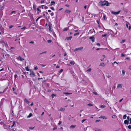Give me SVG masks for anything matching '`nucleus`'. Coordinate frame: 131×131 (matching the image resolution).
Listing matches in <instances>:
<instances>
[{"mask_svg": "<svg viewBox=\"0 0 131 131\" xmlns=\"http://www.w3.org/2000/svg\"><path fill=\"white\" fill-rule=\"evenodd\" d=\"M71 12V11L70 10H68V9H67V10H66L65 11V12L66 13H69V14Z\"/></svg>", "mask_w": 131, "mask_h": 131, "instance_id": "16", "label": "nucleus"}, {"mask_svg": "<svg viewBox=\"0 0 131 131\" xmlns=\"http://www.w3.org/2000/svg\"><path fill=\"white\" fill-rule=\"evenodd\" d=\"M63 71V70L62 69H61L59 71V72H60L61 73Z\"/></svg>", "mask_w": 131, "mask_h": 131, "instance_id": "52", "label": "nucleus"}, {"mask_svg": "<svg viewBox=\"0 0 131 131\" xmlns=\"http://www.w3.org/2000/svg\"><path fill=\"white\" fill-rule=\"evenodd\" d=\"M64 94H71V93H67V92H65L64 93Z\"/></svg>", "mask_w": 131, "mask_h": 131, "instance_id": "32", "label": "nucleus"}, {"mask_svg": "<svg viewBox=\"0 0 131 131\" xmlns=\"http://www.w3.org/2000/svg\"><path fill=\"white\" fill-rule=\"evenodd\" d=\"M96 45L98 46H100V44L99 43H97L96 44Z\"/></svg>", "mask_w": 131, "mask_h": 131, "instance_id": "47", "label": "nucleus"}, {"mask_svg": "<svg viewBox=\"0 0 131 131\" xmlns=\"http://www.w3.org/2000/svg\"><path fill=\"white\" fill-rule=\"evenodd\" d=\"M56 96V95L54 94H52L51 95V96H52V98H53L54 96Z\"/></svg>", "mask_w": 131, "mask_h": 131, "instance_id": "26", "label": "nucleus"}, {"mask_svg": "<svg viewBox=\"0 0 131 131\" xmlns=\"http://www.w3.org/2000/svg\"><path fill=\"white\" fill-rule=\"evenodd\" d=\"M89 38L93 42L94 41L95 38L94 36H92L90 37Z\"/></svg>", "mask_w": 131, "mask_h": 131, "instance_id": "4", "label": "nucleus"}, {"mask_svg": "<svg viewBox=\"0 0 131 131\" xmlns=\"http://www.w3.org/2000/svg\"><path fill=\"white\" fill-rule=\"evenodd\" d=\"M102 57H103V58H105V57H106L104 55H103L102 56Z\"/></svg>", "mask_w": 131, "mask_h": 131, "instance_id": "48", "label": "nucleus"}, {"mask_svg": "<svg viewBox=\"0 0 131 131\" xmlns=\"http://www.w3.org/2000/svg\"><path fill=\"white\" fill-rule=\"evenodd\" d=\"M111 77V75H108L107 76V77L108 78H110V77Z\"/></svg>", "mask_w": 131, "mask_h": 131, "instance_id": "56", "label": "nucleus"}, {"mask_svg": "<svg viewBox=\"0 0 131 131\" xmlns=\"http://www.w3.org/2000/svg\"><path fill=\"white\" fill-rule=\"evenodd\" d=\"M125 72L124 70H122V74L123 75V76L125 74Z\"/></svg>", "mask_w": 131, "mask_h": 131, "instance_id": "21", "label": "nucleus"}, {"mask_svg": "<svg viewBox=\"0 0 131 131\" xmlns=\"http://www.w3.org/2000/svg\"><path fill=\"white\" fill-rule=\"evenodd\" d=\"M55 4V2L54 1H51V3L50 4V5L52 6V5H54Z\"/></svg>", "mask_w": 131, "mask_h": 131, "instance_id": "15", "label": "nucleus"}, {"mask_svg": "<svg viewBox=\"0 0 131 131\" xmlns=\"http://www.w3.org/2000/svg\"><path fill=\"white\" fill-rule=\"evenodd\" d=\"M47 52L46 51H45L43 52L40 53V54L41 55V54H43L44 53H47Z\"/></svg>", "mask_w": 131, "mask_h": 131, "instance_id": "30", "label": "nucleus"}, {"mask_svg": "<svg viewBox=\"0 0 131 131\" xmlns=\"http://www.w3.org/2000/svg\"><path fill=\"white\" fill-rule=\"evenodd\" d=\"M123 86V85L121 84H118L117 86V88H122Z\"/></svg>", "mask_w": 131, "mask_h": 131, "instance_id": "8", "label": "nucleus"}, {"mask_svg": "<svg viewBox=\"0 0 131 131\" xmlns=\"http://www.w3.org/2000/svg\"><path fill=\"white\" fill-rule=\"evenodd\" d=\"M47 41L48 43H51L52 42V41L50 40H48Z\"/></svg>", "mask_w": 131, "mask_h": 131, "instance_id": "41", "label": "nucleus"}, {"mask_svg": "<svg viewBox=\"0 0 131 131\" xmlns=\"http://www.w3.org/2000/svg\"><path fill=\"white\" fill-rule=\"evenodd\" d=\"M83 49V47H80L79 48H77L75 49L74 50V51L75 52H76L78 51V50L79 51H81Z\"/></svg>", "mask_w": 131, "mask_h": 131, "instance_id": "3", "label": "nucleus"}, {"mask_svg": "<svg viewBox=\"0 0 131 131\" xmlns=\"http://www.w3.org/2000/svg\"><path fill=\"white\" fill-rule=\"evenodd\" d=\"M38 68L37 67H36L34 68V70H36L38 69Z\"/></svg>", "mask_w": 131, "mask_h": 131, "instance_id": "46", "label": "nucleus"}, {"mask_svg": "<svg viewBox=\"0 0 131 131\" xmlns=\"http://www.w3.org/2000/svg\"><path fill=\"white\" fill-rule=\"evenodd\" d=\"M32 116V113H30L29 114V115L27 116V118H30V117H31Z\"/></svg>", "mask_w": 131, "mask_h": 131, "instance_id": "11", "label": "nucleus"}, {"mask_svg": "<svg viewBox=\"0 0 131 131\" xmlns=\"http://www.w3.org/2000/svg\"><path fill=\"white\" fill-rule=\"evenodd\" d=\"M76 126L75 125H71L70 126V128H74Z\"/></svg>", "mask_w": 131, "mask_h": 131, "instance_id": "20", "label": "nucleus"}, {"mask_svg": "<svg viewBox=\"0 0 131 131\" xmlns=\"http://www.w3.org/2000/svg\"><path fill=\"white\" fill-rule=\"evenodd\" d=\"M51 16H52L54 15V13L53 12L51 13L50 14Z\"/></svg>", "mask_w": 131, "mask_h": 131, "instance_id": "45", "label": "nucleus"}, {"mask_svg": "<svg viewBox=\"0 0 131 131\" xmlns=\"http://www.w3.org/2000/svg\"><path fill=\"white\" fill-rule=\"evenodd\" d=\"M26 70L28 71H30V70L28 68V66H27L25 68Z\"/></svg>", "mask_w": 131, "mask_h": 131, "instance_id": "19", "label": "nucleus"}, {"mask_svg": "<svg viewBox=\"0 0 131 131\" xmlns=\"http://www.w3.org/2000/svg\"><path fill=\"white\" fill-rule=\"evenodd\" d=\"M44 2V1H43L42 0L41 1V3H43Z\"/></svg>", "mask_w": 131, "mask_h": 131, "instance_id": "63", "label": "nucleus"}, {"mask_svg": "<svg viewBox=\"0 0 131 131\" xmlns=\"http://www.w3.org/2000/svg\"><path fill=\"white\" fill-rule=\"evenodd\" d=\"M99 4L101 6L106 5V6H109L108 2L107 1H100Z\"/></svg>", "mask_w": 131, "mask_h": 131, "instance_id": "1", "label": "nucleus"}, {"mask_svg": "<svg viewBox=\"0 0 131 131\" xmlns=\"http://www.w3.org/2000/svg\"><path fill=\"white\" fill-rule=\"evenodd\" d=\"M129 24V23L127 22V23L126 24V26L127 28H128V24Z\"/></svg>", "mask_w": 131, "mask_h": 131, "instance_id": "51", "label": "nucleus"}, {"mask_svg": "<svg viewBox=\"0 0 131 131\" xmlns=\"http://www.w3.org/2000/svg\"><path fill=\"white\" fill-rule=\"evenodd\" d=\"M12 91H13V92L16 95H17V93L14 91H15V88H12Z\"/></svg>", "mask_w": 131, "mask_h": 131, "instance_id": "18", "label": "nucleus"}, {"mask_svg": "<svg viewBox=\"0 0 131 131\" xmlns=\"http://www.w3.org/2000/svg\"><path fill=\"white\" fill-rule=\"evenodd\" d=\"M68 28H65L63 29V31H67L68 30Z\"/></svg>", "mask_w": 131, "mask_h": 131, "instance_id": "34", "label": "nucleus"}, {"mask_svg": "<svg viewBox=\"0 0 131 131\" xmlns=\"http://www.w3.org/2000/svg\"><path fill=\"white\" fill-rule=\"evenodd\" d=\"M72 38V36H70L69 37H67L65 39V40H70Z\"/></svg>", "mask_w": 131, "mask_h": 131, "instance_id": "7", "label": "nucleus"}, {"mask_svg": "<svg viewBox=\"0 0 131 131\" xmlns=\"http://www.w3.org/2000/svg\"><path fill=\"white\" fill-rule=\"evenodd\" d=\"M17 77V75L16 74H15L14 75V77L15 79L16 78V77Z\"/></svg>", "mask_w": 131, "mask_h": 131, "instance_id": "61", "label": "nucleus"}, {"mask_svg": "<svg viewBox=\"0 0 131 131\" xmlns=\"http://www.w3.org/2000/svg\"><path fill=\"white\" fill-rule=\"evenodd\" d=\"M34 127H29V129L31 130L33 129L34 128Z\"/></svg>", "mask_w": 131, "mask_h": 131, "instance_id": "31", "label": "nucleus"}, {"mask_svg": "<svg viewBox=\"0 0 131 131\" xmlns=\"http://www.w3.org/2000/svg\"><path fill=\"white\" fill-rule=\"evenodd\" d=\"M16 13H15V11H13L11 13H10V15H12L13 14H15Z\"/></svg>", "mask_w": 131, "mask_h": 131, "instance_id": "29", "label": "nucleus"}, {"mask_svg": "<svg viewBox=\"0 0 131 131\" xmlns=\"http://www.w3.org/2000/svg\"><path fill=\"white\" fill-rule=\"evenodd\" d=\"M106 35H107V34H104V35H103L102 36V37H106Z\"/></svg>", "mask_w": 131, "mask_h": 131, "instance_id": "43", "label": "nucleus"}, {"mask_svg": "<svg viewBox=\"0 0 131 131\" xmlns=\"http://www.w3.org/2000/svg\"><path fill=\"white\" fill-rule=\"evenodd\" d=\"M48 8V7L46 6H45V9H47Z\"/></svg>", "mask_w": 131, "mask_h": 131, "instance_id": "60", "label": "nucleus"}, {"mask_svg": "<svg viewBox=\"0 0 131 131\" xmlns=\"http://www.w3.org/2000/svg\"><path fill=\"white\" fill-rule=\"evenodd\" d=\"M29 75L31 77H33L35 76V74L32 70H30Z\"/></svg>", "mask_w": 131, "mask_h": 131, "instance_id": "2", "label": "nucleus"}, {"mask_svg": "<svg viewBox=\"0 0 131 131\" xmlns=\"http://www.w3.org/2000/svg\"><path fill=\"white\" fill-rule=\"evenodd\" d=\"M64 108H63L62 107H61L60 110H59L61 111H64Z\"/></svg>", "mask_w": 131, "mask_h": 131, "instance_id": "22", "label": "nucleus"}, {"mask_svg": "<svg viewBox=\"0 0 131 131\" xmlns=\"http://www.w3.org/2000/svg\"><path fill=\"white\" fill-rule=\"evenodd\" d=\"M105 107V106L104 105H101L99 107L100 108H104Z\"/></svg>", "mask_w": 131, "mask_h": 131, "instance_id": "17", "label": "nucleus"}, {"mask_svg": "<svg viewBox=\"0 0 131 131\" xmlns=\"http://www.w3.org/2000/svg\"><path fill=\"white\" fill-rule=\"evenodd\" d=\"M13 27V26L11 25V26H9V28H12Z\"/></svg>", "mask_w": 131, "mask_h": 131, "instance_id": "54", "label": "nucleus"}, {"mask_svg": "<svg viewBox=\"0 0 131 131\" xmlns=\"http://www.w3.org/2000/svg\"><path fill=\"white\" fill-rule=\"evenodd\" d=\"M100 118H101L104 119H106L107 118L106 117H105L104 116H101L100 117Z\"/></svg>", "mask_w": 131, "mask_h": 131, "instance_id": "13", "label": "nucleus"}, {"mask_svg": "<svg viewBox=\"0 0 131 131\" xmlns=\"http://www.w3.org/2000/svg\"><path fill=\"white\" fill-rule=\"evenodd\" d=\"M86 119H83L82 120V123H83V122L85 121H86Z\"/></svg>", "mask_w": 131, "mask_h": 131, "instance_id": "40", "label": "nucleus"}, {"mask_svg": "<svg viewBox=\"0 0 131 131\" xmlns=\"http://www.w3.org/2000/svg\"><path fill=\"white\" fill-rule=\"evenodd\" d=\"M123 100V99H121L119 101V102H121Z\"/></svg>", "mask_w": 131, "mask_h": 131, "instance_id": "62", "label": "nucleus"}, {"mask_svg": "<svg viewBox=\"0 0 131 131\" xmlns=\"http://www.w3.org/2000/svg\"><path fill=\"white\" fill-rule=\"evenodd\" d=\"M37 10L38 11H40H40H41L40 9H39V8H37Z\"/></svg>", "mask_w": 131, "mask_h": 131, "instance_id": "53", "label": "nucleus"}, {"mask_svg": "<svg viewBox=\"0 0 131 131\" xmlns=\"http://www.w3.org/2000/svg\"><path fill=\"white\" fill-rule=\"evenodd\" d=\"M128 128L129 129H131V126L130 125H129L128 126Z\"/></svg>", "mask_w": 131, "mask_h": 131, "instance_id": "39", "label": "nucleus"}, {"mask_svg": "<svg viewBox=\"0 0 131 131\" xmlns=\"http://www.w3.org/2000/svg\"><path fill=\"white\" fill-rule=\"evenodd\" d=\"M95 131H101V130H100L99 129L96 128V129H95Z\"/></svg>", "mask_w": 131, "mask_h": 131, "instance_id": "33", "label": "nucleus"}, {"mask_svg": "<svg viewBox=\"0 0 131 131\" xmlns=\"http://www.w3.org/2000/svg\"><path fill=\"white\" fill-rule=\"evenodd\" d=\"M105 65L106 64L104 63H102L100 64V66L104 67Z\"/></svg>", "mask_w": 131, "mask_h": 131, "instance_id": "10", "label": "nucleus"}, {"mask_svg": "<svg viewBox=\"0 0 131 131\" xmlns=\"http://www.w3.org/2000/svg\"><path fill=\"white\" fill-rule=\"evenodd\" d=\"M26 27L25 26H24V27H23V28H21V29H26Z\"/></svg>", "mask_w": 131, "mask_h": 131, "instance_id": "49", "label": "nucleus"}, {"mask_svg": "<svg viewBox=\"0 0 131 131\" xmlns=\"http://www.w3.org/2000/svg\"><path fill=\"white\" fill-rule=\"evenodd\" d=\"M57 128V127H55L53 129V130H54L55 129H56Z\"/></svg>", "mask_w": 131, "mask_h": 131, "instance_id": "57", "label": "nucleus"}, {"mask_svg": "<svg viewBox=\"0 0 131 131\" xmlns=\"http://www.w3.org/2000/svg\"><path fill=\"white\" fill-rule=\"evenodd\" d=\"M70 63L71 64V65L73 66L74 64L75 63L74 61H71Z\"/></svg>", "mask_w": 131, "mask_h": 131, "instance_id": "12", "label": "nucleus"}, {"mask_svg": "<svg viewBox=\"0 0 131 131\" xmlns=\"http://www.w3.org/2000/svg\"><path fill=\"white\" fill-rule=\"evenodd\" d=\"M126 117L127 116L126 114L124 115L123 116V119H125L126 118Z\"/></svg>", "mask_w": 131, "mask_h": 131, "instance_id": "24", "label": "nucleus"}, {"mask_svg": "<svg viewBox=\"0 0 131 131\" xmlns=\"http://www.w3.org/2000/svg\"><path fill=\"white\" fill-rule=\"evenodd\" d=\"M131 29V26H129L128 27V30H130Z\"/></svg>", "mask_w": 131, "mask_h": 131, "instance_id": "44", "label": "nucleus"}, {"mask_svg": "<svg viewBox=\"0 0 131 131\" xmlns=\"http://www.w3.org/2000/svg\"><path fill=\"white\" fill-rule=\"evenodd\" d=\"M50 9L52 10H54V8L52 7H50Z\"/></svg>", "mask_w": 131, "mask_h": 131, "instance_id": "36", "label": "nucleus"}, {"mask_svg": "<svg viewBox=\"0 0 131 131\" xmlns=\"http://www.w3.org/2000/svg\"><path fill=\"white\" fill-rule=\"evenodd\" d=\"M88 105L89 106H93V104L91 103H89L88 104Z\"/></svg>", "mask_w": 131, "mask_h": 131, "instance_id": "28", "label": "nucleus"}, {"mask_svg": "<svg viewBox=\"0 0 131 131\" xmlns=\"http://www.w3.org/2000/svg\"><path fill=\"white\" fill-rule=\"evenodd\" d=\"M33 8L34 10H36V5H34L33 7Z\"/></svg>", "mask_w": 131, "mask_h": 131, "instance_id": "25", "label": "nucleus"}, {"mask_svg": "<svg viewBox=\"0 0 131 131\" xmlns=\"http://www.w3.org/2000/svg\"><path fill=\"white\" fill-rule=\"evenodd\" d=\"M91 70V68H89L88 70H87L86 71L88 72H90Z\"/></svg>", "mask_w": 131, "mask_h": 131, "instance_id": "23", "label": "nucleus"}, {"mask_svg": "<svg viewBox=\"0 0 131 131\" xmlns=\"http://www.w3.org/2000/svg\"><path fill=\"white\" fill-rule=\"evenodd\" d=\"M129 121L127 120H125L124 121V123L125 124L128 125V124Z\"/></svg>", "mask_w": 131, "mask_h": 131, "instance_id": "9", "label": "nucleus"}, {"mask_svg": "<svg viewBox=\"0 0 131 131\" xmlns=\"http://www.w3.org/2000/svg\"><path fill=\"white\" fill-rule=\"evenodd\" d=\"M120 12H121L120 10H119V11H118V12H114L113 11H112V13L113 14H114V15H117Z\"/></svg>", "mask_w": 131, "mask_h": 131, "instance_id": "6", "label": "nucleus"}, {"mask_svg": "<svg viewBox=\"0 0 131 131\" xmlns=\"http://www.w3.org/2000/svg\"><path fill=\"white\" fill-rule=\"evenodd\" d=\"M129 119H130V118H129V116H127V119L128 120H129Z\"/></svg>", "mask_w": 131, "mask_h": 131, "instance_id": "58", "label": "nucleus"}, {"mask_svg": "<svg viewBox=\"0 0 131 131\" xmlns=\"http://www.w3.org/2000/svg\"><path fill=\"white\" fill-rule=\"evenodd\" d=\"M24 101L27 104H29L30 103V102L28 100L26 99L24 100Z\"/></svg>", "mask_w": 131, "mask_h": 131, "instance_id": "14", "label": "nucleus"}, {"mask_svg": "<svg viewBox=\"0 0 131 131\" xmlns=\"http://www.w3.org/2000/svg\"><path fill=\"white\" fill-rule=\"evenodd\" d=\"M29 43H34V42L32 41H31Z\"/></svg>", "mask_w": 131, "mask_h": 131, "instance_id": "59", "label": "nucleus"}, {"mask_svg": "<svg viewBox=\"0 0 131 131\" xmlns=\"http://www.w3.org/2000/svg\"><path fill=\"white\" fill-rule=\"evenodd\" d=\"M125 40H122L121 43H124L125 41Z\"/></svg>", "mask_w": 131, "mask_h": 131, "instance_id": "37", "label": "nucleus"}, {"mask_svg": "<svg viewBox=\"0 0 131 131\" xmlns=\"http://www.w3.org/2000/svg\"><path fill=\"white\" fill-rule=\"evenodd\" d=\"M93 93L95 95H97V93L96 92H93Z\"/></svg>", "mask_w": 131, "mask_h": 131, "instance_id": "64", "label": "nucleus"}, {"mask_svg": "<svg viewBox=\"0 0 131 131\" xmlns=\"http://www.w3.org/2000/svg\"><path fill=\"white\" fill-rule=\"evenodd\" d=\"M17 59L18 60H20V61H22L24 60V58H22L20 56H19L17 57Z\"/></svg>", "mask_w": 131, "mask_h": 131, "instance_id": "5", "label": "nucleus"}, {"mask_svg": "<svg viewBox=\"0 0 131 131\" xmlns=\"http://www.w3.org/2000/svg\"><path fill=\"white\" fill-rule=\"evenodd\" d=\"M115 117V116L114 115H113L112 116V118H114Z\"/></svg>", "mask_w": 131, "mask_h": 131, "instance_id": "55", "label": "nucleus"}, {"mask_svg": "<svg viewBox=\"0 0 131 131\" xmlns=\"http://www.w3.org/2000/svg\"><path fill=\"white\" fill-rule=\"evenodd\" d=\"M74 105L73 103H72L71 104H70V106L71 107H73L74 106Z\"/></svg>", "mask_w": 131, "mask_h": 131, "instance_id": "38", "label": "nucleus"}, {"mask_svg": "<svg viewBox=\"0 0 131 131\" xmlns=\"http://www.w3.org/2000/svg\"><path fill=\"white\" fill-rule=\"evenodd\" d=\"M62 123V122L60 121H59V122L58 123V124L59 125H60Z\"/></svg>", "mask_w": 131, "mask_h": 131, "instance_id": "42", "label": "nucleus"}, {"mask_svg": "<svg viewBox=\"0 0 131 131\" xmlns=\"http://www.w3.org/2000/svg\"><path fill=\"white\" fill-rule=\"evenodd\" d=\"M103 17L104 20H105L106 19V16L104 14L103 16Z\"/></svg>", "mask_w": 131, "mask_h": 131, "instance_id": "27", "label": "nucleus"}, {"mask_svg": "<svg viewBox=\"0 0 131 131\" xmlns=\"http://www.w3.org/2000/svg\"><path fill=\"white\" fill-rule=\"evenodd\" d=\"M79 34V32H77V33H75L74 34V36H76L77 35H78Z\"/></svg>", "mask_w": 131, "mask_h": 131, "instance_id": "35", "label": "nucleus"}, {"mask_svg": "<svg viewBox=\"0 0 131 131\" xmlns=\"http://www.w3.org/2000/svg\"><path fill=\"white\" fill-rule=\"evenodd\" d=\"M121 56L122 57H124L125 56V55L122 53L121 54Z\"/></svg>", "mask_w": 131, "mask_h": 131, "instance_id": "50", "label": "nucleus"}]
</instances>
